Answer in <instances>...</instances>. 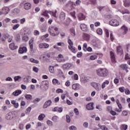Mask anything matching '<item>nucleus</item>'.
Segmentation results:
<instances>
[{
  "instance_id": "7",
  "label": "nucleus",
  "mask_w": 130,
  "mask_h": 130,
  "mask_svg": "<svg viewBox=\"0 0 130 130\" xmlns=\"http://www.w3.org/2000/svg\"><path fill=\"white\" fill-rule=\"evenodd\" d=\"M23 8L24 10H26L28 11L32 8V5L30 4V3H26L23 4Z\"/></svg>"
},
{
  "instance_id": "52",
  "label": "nucleus",
  "mask_w": 130,
  "mask_h": 130,
  "mask_svg": "<svg viewBox=\"0 0 130 130\" xmlns=\"http://www.w3.org/2000/svg\"><path fill=\"white\" fill-rule=\"evenodd\" d=\"M68 42L69 44V46H73L74 45V43H73L72 40H71V39H68Z\"/></svg>"
},
{
  "instance_id": "3",
  "label": "nucleus",
  "mask_w": 130,
  "mask_h": 130,
  "mask_svg": "<svg viewBox=\"0 0 130 130\" xmlns=\"http://www.w3.org/2000/svg\"><path fill=\"white\" fill-rule=\"evenodd\" d=\"M91 86L94 88L96 91H101L102 88L101 86H100V84L96 82H92Z\"/></svg>"
},
{
  "instance_id": "31",
  "label": "nucleus",
  "mask_w": 130,
  "mask_h": 130,
  "mask_svg": "<svg viewBox=\"0 0 130 130\" xmlns=\"http://www.w3.org/2000/svg\"><path fill=\"white\" fill-rule=\"evenodd\" d=\"M52 83L54 85H60V82H59L58 80L56 79H53L52 80Z\"/></svg>"
},
{
  "instance_id": "27",
  "label": "nucleus",
  "mask_w": 130,
  "mask_h": 130,
  "mask_svg": "<svg viewBox=\"0 0 130 130\" xmlns=\"http://www.w3.org/2000/svg\"><path fill=\"white\" fill-rule=\"evenodd\" d=\"M106 85H109V81L106 80L105 82L103 83V84H102V89H104V88L106 87Z\"/></svg>"
},
{
  "instance_id": "6",
  "label": "nucleus",
  "mask_w": 130,
  "mask_h": 130,
  "mask_svg": "<svg viewBox=\"0 0 130 130\" xmlns=\"http://www.w3.org/2000/svg\"><path fill=\"white\" fill-rule=\"evenodd\" d=\"M72 88L73 90H74L75 91H79V90L81 89V87H80V84L79 83H74L72 85Z\"/></svg>"
},
{
  "instance_id": "2",
  "label": "nucleus",
  "mask_w": 130,
  "mask_h": 130,
  "mask_svg": "<svg viewBox=\"0 0 130 130\" xmlns=\"http://www.w3.org/2000/svg\"><path fill=\"white\" fill-rule=\"evenodd\" d=\"M109 24L111 26H113L114 27L119 26V22L116 19H112L110 21Z\"/></svg>"
},
{
  "instance_id": "57",
  "label": "nucleus",
  "mask_w": 130,
  "mask_h": 130,
  "mask_svg": "<svg viewBox=\"0 0 130 130\" xmlns=\"http://www.w3.org/2000/svg\"><path fill=\"white\" fill-rule=\"evenodd\" d=\"M105 31L106 37H109V30H108L107 29H105Z\"/></svg>"
},
{
  "instance_id": "13",
  "label": "nucleus",
  "mask_w": 130,
  "mask_h": 130,
  "mask_svg": "<svg viewBox=\"0 0 130 130\" xmlns=\"http://www.w3.org/2000/svg\"><path fill=\"white\" fill-rule=\"evenodd\" d=\"M39 47L41 49H42V48H48V47H49V45L47 44V43H40L39 45Z\"/></svg>"
},
{
  "instance_id": "28",
  "label": "nucleus",
  "mask_w": 130,
  "mask_h": 130,
  "mask_svg": "<svg viewBox=\"0 0 130 130\" xmlns=\"http://www.w3.org/2000/svg\"><path fill=\"white\" fill-rule=\"evenodd\" d=\"M69 49L73 52V53H76V47L73 46H69Z\"/></svg>"
},
{
  "instance_id": "58",
  "label": "nucleus",
  "mask_w": 130,
  "mask_h": 130,
  "mask_svg": "<svg viewBox=\"0 0 130 130\" xmlns=\"http://www.w3.org/2000/svg\"><path fill=\"white\" fill-rule=\"evenodd\" d=\"M112 110V107L110 106H108L107 107V111L108 112H110Z\"/></svg>"
},
{
  "instance_id": "51",
  "label": "nucleus",
  "mask_w": 130,
  "mask_h": 130,
  "mask_svg": "<svg viewBox=\"0 0 130 130\" xmlns=\"http://www.w3.org/2000/svg\"><path fill=\"white\" fill-rule=\"evenodd\" d=\"M58 119V117L57 116H54L52 117L53 121H55V122H56V121H57Z\"/></svg>"
},
{
  "instance_id": "9",
  "label": "nucleus",
  "mask_w": 130,
  "mask_h": 130,
  "mask_svg": "<svg viewBox=\"0 0 130 130\" xmlns=\"http://www.w3.org/2000/svg\"><path fill=\"white\" fill-rule=\"evenodd\" d=\"M121 30L123 34V35L126 34L127 33V31H128V28H127V27L125 25H123L121 27Z\"/></svg>"
},
{
  "instance_id": "16",
  "label": "nucleus",
  "mask_w": 130,
  "mask_h": 130,
  "mask_svg": "<svg viewBox=\"0 0 130 130\" xmlns=\"http://www.w3.org/2000/svg\"><path fill=\"white\" fill-rule=\"evenodd\" d=\"M62 110H63V109L62 107H56L52 109V111H53L54 112H59V113L62 112Z\"/></svg>"
},
{
  "instance_id": "47",
  "label": "nucleus",
  "mask_w": 130,
  "mask_h": 130,
  "mask_svg": "<svg viewBox=\"0 0 130 130\" xmlns=\"http://www.w3.org/2000/svg\"><path fill=\"white\" fill-rule=\"evenodd\" d=\"M47 124H48V125H49V126H52V125H53L52 121L49 120H47Z\"/></svg>"
},
{
  "instance_id": "12",
  "label": "nucleus",
  "mask_w": 130,
  "mask_h": 130,
  "mask_svg": "<svg viewBox=\"0 0 130 130\" xmlns=\"http://www.w3.org/2000/svg\"><path fill=\"white\" fill-rule=\"evenodd\" d=\"M19 53L21 54L23 53H26L27 52V48L26 47H21L19 49Z\"/></svg>"
},
{
  "instance_id": "8",
  "label": "nucleus",
  "mask_w": 130,
  "mask_h": 130,
  "mask_svg": "<svg viewBox=\"0 0 130 130\" xmlns=\"http://www.w3.org/2000/svg\"><path fill=\"white\" fill-rule=\"evenodd\" d=\"M80 82L82 84H86V83H88V82H89V78L87 77L82 76L81 77Z\"/></svg>"
},
{
  "instance_id": "33",
  "label": "nucleus",
  "mask_w": 130,
  "mask_h": 130,
  "mask_svg": "<svg viewBox=\"0 0 130 130\" xmlns=\"http://www.w3.org/2000/svg\"><path fill=\"white\" fill-rule=\"evenodd\" d=\"M96 33L98 34V35H102L103 34V30L101 28H98L96 30Z\"/></svg>"
},
{
  "instance_id": "29",
  "label": "nucleus",
  "mask_w": 130,
  "mask_h": 130,
  "mask_svg": "<svg viewBox=\"0 0 130 130\" xmlns=\"http://www.w3.org/2000/svg\"><path fill=\"white\" fill-rule=\"evenodd\" d=\"M120 68L124 71V70L128 69V66L126 64H122L120 65Z\"/></svg>"
},
{
  "instance_id": "17",
  "label": "nucleus",
  "mask_w": 130,
  "mask_h": 130,
  "mask_svg": "<svg viewBox=\"0 0 130 130\" xmlns=\"http://www.w3.org/2000/svg\"><path fill=\"white\" fill-rule=\"evenodd\" d=\"M9 48L11 50H15V49H17V48H18V46H16L15 43H12L9 45Z\"/></svg>"
},
{
  "instance_id": "23",
  "label": "nucleus",
  "mask_w": 130,
  "mask_h": 130,
  "mask_svg": "<svg viewBox=\"0 0 130 130\" xmlns=\"http://www.w3.org/2000/svg\"><path fill=\"white\" fill-rule=\"evenodd\" d=\"M110 56L112 62H116V61L115 60V57L114 56V53H113V52H110Z\"/></svg>"
},
{
  "instance_id": "36",
  "label": "nucleus",
  "mask_w": 130,
  "mask_h": 130,
  "mask_svg": "<svg viewBox=\"0 0 130 130\" xmlns=\"http://www.w3.org/2000/svg\"><path fill=\"white\" fill-rule=\"evenodd\" d=\"M120 129L121 130H127V125L122 124L121 125Z\"/></svg>"
},
{
  "instance_id": "48",
  "label": "nucleus",
  "mask_w": 130,
  "mask_h": 130,
  "mask_svg": "<svg viewBox=\"0 0 130 130\" xmlns=\"http://www.w3.org/2000/svg\"><path fill=\"white\" fill-rule=\"evenodd\" d=\"M83 126L85 128H88V127L89 126V123H88L87 122H84L83 123Z\"/></svg>"
},
{
  "instance_id": "26",
  "label": "nucleus",
  "mask_w": 130,
  "mask_h": 130,
  "mask_svg": "<svg viewBox=\"0 0 130 130\" xmlns=\"http://www.w3.org/2000/svg\"><path fill=\"white\" fill-rule=\"evenodd\" d=\"M46 116L44 114H41L39 116H38V120L40 121H42L45 118Z\"/></svg>"
},
{
  "instance_id": "40",
  "label": "nucleus",
  "mask_w": 130,
  "mask_h": 130,
  "mask_svg": "<svg viewBox=\"0 0 130 130\" xmlns=\"http://www.w3.org/2000/svg\"><path fill=\"white\" fill-rule=\"evenodd\" d=\"M30 61H31V62H34V63H38L39 62V61L38 60H36L33 58H30Z\"/></svg>"
},
{
  "instance_id": "43",
  "label": "nucleus",
  "mask_w": 130,
  "mask_h": 130,
  "mask_svg": "<svg viewBox=\"0 0 130 130\" xmlns=\"http://www.w3.org/2000/svg\"><path fill=\"white\" fill-rule=\"evenodd\" d=\"M66 121L68 123H70V122H71V117L69 115H66Z\"/></svg>"
},
{
  "instance_id": "1",
  "label": "nucleus",
  "mask_w": 130,
  "mask_h": 130,
  "mask_svg": "<svg viewBox=\"0 0 130 130\" xmlns=\"http://www.w3.org/2000/svg\"><path fill=\"white\" fill-rule=\"evenodd\" d=\"M49 32L51 36H57L59 34L58 28L54 26H50L49 28Z\"/></svg>"
},
{
  "instance_id": "35",
  "label": "nucleus",
  "mask_w": 130,
  "mask_h": 130,
  "mask_svg": "<svg viewBox=\"0 0 130 130\" xmlns=\"http://www.w3.org/2000/svg\"><path fill=\"white\" fill-rule=\"evenodd\" d=\"M124 5L126 7H130V1L128 0H126L124 3Z\"/></svg>"
},
{
  "instance_id": "24",
  "label": "nucleus",
  "mask_w": 130,
  "mask_h": 130,
  "mask_svg": "<svg viewBox=\"0 0 130 130\" xmlns=\"http://www.w3.org/2000/svg\"><path fill=\"white\" fill-rule=\"evenodd\" d=\"M21 93H22L21 90H16L12 93V95L14 96H19Z\"/></svg>"
},
{
  "instance_id": "61",
  "label": "nucleus",
  "mask_w": 130,
  "mask_h": 130,
  "mask_svg": "<svg viewBox=\"0 0 130 130\" xmlns=\"http://www.w3.org/2000/svg\"><path fill=\"white\" fill-rule=\"evenodd\" d=\"M32 70L35 73H37L38 71H39V69H38L36 67H34Z\"/></svg>"
},
{
  "instance_id": "49",
  "label": "nucleus",
  "mask_w": 130,
  "mask_h": 130,
  "mask_svg": "<svg viewBox=\"0 0 130 130\" xmlns=\"http://www.w3.org/2000/svg\"><path fill=\"white\" fill-rule=\"evenodd\" d=\"M90 59L91 60H95V59H97V56L96 55H91L90 56Z\"/></svg>"
},
{
  "instance_id": "45",
  "label": "nucleus",
  "mask_w": 130,
  "mask_h": 130,
  "mask_svg": "<svg viewBox=\"0 0 130 130\" xmlns=\"http://www.w3.org/2000/svg\"><path fill=\"white\" fill-rule=\"evenodd\" d=\"M99 127L102 130H108V128H107V127H106L105 125H99Z\"/></svg>"
},
{
  "instance_id": "50",
  "label": "nucleus",
  "mask_w": 130,
  "mask_h": 130,
  "mask_svg": "<svg viewBox=\"0 0 130 130\" xmlns=\"http://www.w3.org/2000/svg\"><path fill=\"white\" fill-rule=\"evenodd\" d=\"M43 124H44V123H41V122L39 121L37 124V127H41V126H42Z\"/></svg>"
},
{
  "instance_id": "15",
  "label": "nucleus",
  "mask_w": 130,
  "mask_h": 130,
  "mask_svg": "<svg viewBox=\"0 0 130 130\" xmlns=\"http://www.w3.org/2000/svg\"><path fill=\"white\" fill-rule=\"evenodd\" d=\"M33 44H34V38H31L29 41V45L30 46L31 51H32L34 49Z\"/></svg>"
},
{
  "instance_id": "25",
  "label": "nucleus",
  "mask_w": 130,
  "mask_h": 130,
  "mask_svg": "<svg viewBox=\"0 0 130 130\" xmlns=\"http://www.w3.org/2000/svg\"><path fill=\"white\" fill-rule=\"evenodd\" d=\"M117 52L118 54H123V51L121 48V46H119L117 47Z\"/></svg>"
},
{
  "instance_id": "4",
  "label": "nucleus",
  "mask_w": 130,
  "mask_h": 130,
  "mask_svg": "<svg viewBox=\"0 0 130 130\" xmlns=\"http://www.w3.org/2000/svg\"><path fill=\"white\" fill-rule=\"evenodd\" d=\"M51 105H52V101L51 100H49L45 102L43 108L46 109V108H48V107L51 106Z\"/></svg>"
},
{
  "instance_id": "11",
  "label": "nucleus",
  "mask_w": 130,
  "mask_h": 130,
  "mask_svg": "<svg viewBox=\"0 0 130 130\" xmlns=\"http://www.w3.org/2000/svg\"><path fill=\"white\" fill-rule=\"evenodd\" d=\"M87 110H93L94 109V103H90L86 105Z\"/></svg>"
},
{
  "instance_id": "60",
  "label": "nucleus",
  "mask_w": 130,
  "mask_h": 130,
  "mask_svg": "<svg viewBox=\"0 0 130 130\" xmlns=\"http://www.w3.org/2000/svg\"><path fill=\"white\" fill-rule=\"evenodd\" d=\"M125 94H126V95H129L130 94L129 89H128V88H126L125 90Z\"/></svg>"
},
{
  "instance_id": "56",
  "label": "nucleus",
  "mask_w": 130,
  "mask_h": 130,
  "mask_svg": "<svg viewBox=\"0 0 130 130\" xmlns=\"http://www.w3.org/2000/svg\"><path fill=\"white\" fill-rule=\"evenodd\" d=\"M19 127L20 129H21V130L24 129V124L20 123L19 125Z\"/></svg>"
},
{
  "instance_id": "10",
  "label": "nucleus",
  "mask_w": 130,
  "mask_h": 130,
  "mask_svg": "<svg viewBox=\"0 0 130 130\" xmlns=\"http://www.w3.org/2000/svg\"><path fill=\"white\" fill-rule=\"evenodd\" d=\"M108 76V71L105 68H103V71L102 72V77L105 78Z\"/></svg>"
},
{
  "instance_id": "54",
  "label": "nucleus",
  "mask_w": 130,
  "mask_h": 130,
  "mask_svg": "<svg viewBox=\"0 0 130 130\" xmlns=\"http://www.w3.org/2000/svg\"><path fill=\"white\" fill-rule=\"evenodd\" d=\"M56 93L59 94V93H63V90L60 88H58L56 90Z\"/></svg>"
},
{
  "instance_id": "5",
  "label": "nucleus",
  "mask_w": 130,
  "mask_h": 130,
  "mask_svg": "<svg viewBox=\"0 0 130 130\" xmlns=\"http://www.w3.org/2000/svg\"><path fill=\"white\" fill-rule=\"evenodd\" d=\"M56 60L58 62H64V61H66V59H64L62 54H59L56 58Z\"/></svg>"
},
{
  "instance_id": "63",
  "label": "nucleus",
  "mask_w": 130,
  "mask_h": 130,
  "mask_svg": "<svg viewBox=\"0 0 130 130\" xmlns=\"http://www.w3.org/2000/svg\"><path fill=\"white\" fill-rule=\"evenodd\" d=\"M125 59L126 60L127 59H130V56L128 54H126L125 55Z\"/></svg>"
},
{
  "instance_id": "41",
  "label": "nucleus",
  "mask_w": 130,
  "mask_h": 130,
  "mask_svg": "<svg viewBox=\"0 0 130 130\" xmlns=\"http://www.w3.org/2000/svg\"><path fill=\"white\" fill-rule=\"evenodd\" d=\"M21 79H22V77H21L20 76H17L14 77V81L15 82L17 81H19V80H21Z\"/></svg>"
},
{
  "instance_id": "20",
  "label": "nucleus",
  "mask_w": 130,
  "mask_h": 130,
  "mask_svg": "<svg viewBox=\"0 0 130 130\" xmlns=\"http://www.w3.org/2000/svg\"><path fill=\"white\" fill-rule=\"evenodd\" d=\"M80 27L81 30H82V31H83L84 32H87V31H88V28L85 24H81L80 25Z\"/></svg>"
},
{
  "instance_id": "44",
  "label": "nucleus",
  "mask_w": 130,
  "mask_h": 130,
  "mask_svg": "<svg viewBox=\"0 0 130 130\" xmlns=\"http://www.w3.org/2000/svg\"><path fill=\"white\" fill-rule=\"evenodd\" d=\"M71 34L72 36H76V31H75V29L74 28H72L70 30Z\"/></svg>"
},
{
  "instance_id": "59",
  "label": "nucleus",
  "mask_w": 130,
  "mask_h": 130,
  "mask_svg": "<svg viewBox=\"0 0 130 130\" xmlns=\"http://www.w3.org/2000/svg\"><path fill=\"white\" fill-rule=\"evenodd\" d=\"M19 21L20 22V23L24 24V23H25V22H26V19H25V18H23L22 19H20Z\"/></svg>"
},
{
  "instance_id": "64",
  "label": "nucleus",
  "mask_w": 130,
  "mask_h": 130,
  "mask_svg": "<svg viewBox=\"0 0 130 130\" xmlns=\"http://www.w3.org/2000/svg\"><path fill=\"white\" fill-rule=\"evenodd\" d=\"M25 128L26 130L29 129V128H31V124H27L26 126H25Z\"/></svg>"
},
{
  "instance_id": "19",
  "label": "nucleus",
  "mask_w": 130,
  "mask_h": 130,
  "mask_svg": "<svg viewBox=\"0 0 130 130\" xmlns=\"http://www.w3.org/2000/svg\"><path fill=\"white\" fill-rule=\"evenodd\" d=\"M72 68V64L67 63L62 66L63 70H70Z\"/></svg>"
},
{
  "instance_id": "37",
  "label": "nucleus",
  "mask_w": 130,
  "mask_h": 130,
  "mask_svg": "<svg viewBox=\"0 0 130 130\" xmlns=\"http://www.w3.org/2000/svg\"><path fill=\"white\" fill-rule=\"evenodd\" d=\"M49 71L50 73L53 74V73H54V67H53V66H50L49 67Z\"/></svg>"
},
{
  "instance_id": "34",
  "label": "nucleus",
  "mask_w": 130,
  "mask_h": 130,
  "mask_svg": "<svg viewBox=\"0 0 130 130\" xmlns=\"http://www.w3.org/2000/svg\"><path fill=\"white\" fill-rule=\"evenodd\" d=\"M105 10L107 12V13H111L112 12V10H111V8L108 6H106L105 8Z\"/></svg>"
},
{
  "instance_id": "22",
  "label": "nucleus",
  "mask_w": 130,
  "mask_h": 130,
  "mask_svg": "<svg viewBox=\"0 0 130 130\" xmlns=\"http://www.w3.org/2000/svg\"><path fill=\"white\" fill-rule=\"evenodd\" d=\"M59 18L61 21H63V20L66 19V13H64L63 12H61L60 13Z\"/></svg>"
},
{
  "instance_id": "14",
  "label": "nucleus",
  "mask_w": 130,
  "mask_h": 130,
  "mask_svg": "<svg viewBox=\"0 0 130 130\" xmlns=\"http://www.w3.org/2000/svg\"><path fill=\"white\" fill-rule=\"evenodd\" d=\"M6 119L7 120H12L13 119V114L11 112H9L6 115Z\"/></svg>"
},
{
  "instance_id": "46",
  "label": "nucleus",
  "mask_w": 130,
  "mask_h": 130,
  "mask_svg": "<svg viewBox=\"0 0 130 130\" xmlns=\"http://www.w3.org/2000/svg\"><path fill=\"white\" fill-rule=\"evenodd\" d=\"M19 27H20V24H15L13 26V30H17V29H18V28H19Z\"/></svg>"
},
{
  "instance_id": "21",
  "label": "nucleus",
  "mask_w": 130,
  "mask_h": 130,
  "mask_svg": "<svg viewBox=\"0 0 130 130\" xmlns=\"http://www.w3.org/2000/svg\"><path fill=\"white\" fill-rule=\"evenodd\" d=\"M2 11H3L2 12L3 14H4L5 15H6L9 13L10 9L8 7H5L3 8Z\"/></svg>"
},
{
  "instance_id": "30",
  "label": "nucleus",
  "mask_w": 130,
  "mask_h": 130,
  "mask_svg": "<svg viewBox=\"0 0 130 130\" xmlns=\"http://www.w3.org/2000/svg\"><path fill=\"white\" fill-rule=\"evenodd\" d=\"M30 79H31L30 76H25V77H23V82H24V83H28V82H29V80H30Z\"/></svg>"
},
{
  "instance_id": "62",
  "label": "nucleus",
  "mask_w": 130,
  "mask_h": 130,
  "mask_svg": "<svg viewBox=\"0 0 130 130\" xmlns=\"http://www.w3.org/2000/svg\"><path fill=\"white\" fill-rule=\"evenodd\" d=\"M31 107H29L26 109V111L25 112V113H29L31 111Z\"/></svg>"
},
{
  "instance_id": "18",
  "label": "nucleus",
  "mask_w": 130,
  "mask_h": 130,
  "mask_svg": "<svg viewBox=\"0 0 130 130\" xmlns=\"http://www.w3.org/2000/svg\"><path fill=\"white\" fill-rule=\"evenodd\" d=\"M103 68H100L96 70L95 73L99 77H102V71H103Z\"/></svg>"
},
{
  "instance_id": "38",
  "label": "nucleus",
  "mask_w": 130,
  "mask_h": 130,
  "mask_svg": "<svg viewBox=\"0 0 130 130\" xmlns=\"http://www.w3.org/2000/svg\"><path fill=\"white\" fill-rule=\"evenodd\" d=\"M24 97L27 99V100H31L32 95L31 94H25Z\"/></svg>"
},
{
  "instance_id": "32",
  "label": "nucleus",
  "mask_w": 130,
  "mask_h": 130,
  "mask_svg": "<svg viewBox=\"0 0 130 130\" xmlns=\"http://www.w3.org/2000/svg\"><path fill=\"white\" fill-rule=\"evenodd\" d=\"M49 14H50V15H51V12H48V11H45L44 12V13L42 14L43 16H44L45 17H47L48 18H49V15H48Z\"/></svg>"
},
{
  "instance_id": "42",
  "label": "nucleus",
  "mask_w": 130,
  "mask_h": 130,
  "mask_svg": "<svg viewBox=\"0 0 130 130\" xmlns=\"http://www.w3.org/2000/svg\"><path fill=\"white\" fill-rule=\"evenodd\" d=\"M13 13H14V15H17V14H19V13H20V11L19 9L15 8L13 11Z\"/></svg>"
},
{
  "instance_id": "55",
  "label": "nucleus",
  "mask_w": 130,
  "mask_h": 130,
  "mask_svg": "<svg viewBox=\"0 0 130 130\" xmlns=\"http://www.w3.org/2000/svg\"><path fill=\"white\" fill-rule=\"evenodd\" d=\"M70 130H77V127L75 126L74 125H72L70 127H69Z\"/></svg>"
},
{
  "instance_id": "53",
  "label": "nucleus",
  "mask_w": 130,
  "mask_h": 130,
  "mask_svg": "<svg viewBox=\"0 0 130 130\" xmlns=\"http://www.w3.org/2000/svg\"><path fill=\"white\" fill-rule=\"evenodd\" d=\"M87 46H88V45H87V44L84 43L83 44V50H84V51H87Z\"/></svg>"
},
{
  "instance_id": "39",
  "label": "nucleus",
  "mask_w": 130,
  "mask_h": 130,
  "mask_svg": "<svg viewBox=\"0 0 130 130\" xmlns=\"http://www.w3.org/2000/svg\"><path fill=\"white\" fill-rule=\"evenodd\" d=\"M78 17H79V20H84V19H85V15H84V14L82 13L80 14Z\"/></svg>"
}]
</instances>
